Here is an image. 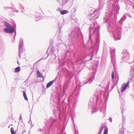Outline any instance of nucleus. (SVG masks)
<instances>
[{
  "label": "nucleus",
  "instance_id": "5",
  "mask_svg": "<svg viewBox=\"0 0 134 134\" xmlns=\"http://www.w3.org/2000/svg\"><path fill=\"white\" fill-rule=\"evenodd\" d=\"M68 13H69V11L65 10L61 11L60 12V13L62 15L66 14Z\"/></svg>",
  "mask_w": 134,
  "mask_h": 134
},
{
  "label": "nucleus",
  "instance_id": "12",
  "mask_svg": "<svg viewBox=\"0 0 134 134\" xmlns=\"http://www.w3.org/2000/svg\"><path fill=\"white\" fill-rule=\"evenodd\" d=\"M111 77L113 79L114 78V72L113 71L112 73Z\"/></svg>",
  "mask_w": 134,
  "mask_h": 134
},
{
  "label": "nucleus",
  "instance_id": "4",
  "mask_svg": "<svg viewBox=\"0 0 134 134\" xmlns=\"http://www.w3.org/2000/svg\"><path fill=\"white\" fill-rule=\"evenodd\" d=\"M54 82V81H51L49 82L47 84V85L46 87L47 88L49 87L50 86H51L53 83Z\"/></svg>",
  "mask_w": 134,
  "mask_h": 134
},
{
  "label": "nucleus",
  "instance_id": "8",
  "mask_svg": "<svg viewBox=\"0 0 134 134\" xmlns=\"http://www.w3.org/2000/svg\"><path fill=\"white\" fill-rule=\"evenodd\" d=\"M20 67L18 66L15 69V72H19L20 71Z\"/></svg>",
  "mask_w": 134,
  "mask_h": 134
},
{
  "label": "nucleus",
  "instance_id": "3",
  "mask_svg": "<svg viewBox=\"0 0 134 134\" xmlns=\"http://www.w3.org/2000/svg\"><path fill=\"white\" fill-rule=\"evenodd\" d=\"M5 25L8 28H10L13 27L9 23H8L6 21L4 22Z\"/></svg>",
  "mask_w": 134,
  "mask_h": 134
},
{
  "label": "nucleus",
  "instance_id": "2",
  "mask_svg": "<svg viewBox=\"0 0 134 134\" xmlns=\"http://www.w3.org/2000/svg\"><path fill=\"white\" fill-rule=\"evenodd\" d=\"M129 84V82H127V83L126 84H125L124 83L122 85L121 87V92H123L124 91V90L126 88H127L128 85Z\"/></svg>",
  "mask_w": 134,
  "mask_h": 134
},
{
  "label": "nucleus",
  "instance_id": "9",
  "mask_svg": "<svg viewBox=\"0 0 134 134\" xmlns=\"http://www.w3.org/2000/svg\"><path fill=\"white\" fill-rule=\"evenodd\" d=\"M10 131L11 134H15L13 128L11 127V128Z\"/></svg>",
  "mask_w": 134,
  "mask_h": 134
},
{
  "label": "nucleus",
  "instance_id": "10",
  "mask_svg": "<svg viewBox=\"0 0 134 134\" xmlns=\"http://www.w3.org/2000/svg\"><path fill=\"white\" fill-rule=\"evenodd\" d=\"M108 131V129L107 128H105L103 134H107V132Z\"/></svg>",
  "mask_w": 134,
  "mask_h": 134
},
{
  "label": "nucleus",
  "instance_id": "11",
  "mask_svg": "<svg viewBox=\"0 0 134 134\" xmlns=\"http://www.w3.org/2000/svg\"><path fill=\"white\" fill-rule=\"evenodd\" d=\"M103 127L102 126L101 128L100 132H99V134H100L103 131Z\"/></svg>",
  "mask_w": 134,
  "mask_h": 134
},
{
  "label": "nucleus",
  "instance_id": "6",
  "mask_svg": "<svg viewBox=\"0 0 134 134\" xmlns=\"http://www.w3.org/2000/svg\"><path fill=\"white\" fill-rule=\"evenodd\" d=\"M23 95L24 99L27 101L28 100V98L27 97L26 94L25 92H23Z\"/></svg>",
  "mask_w": 134,
  "mask_h": 134
},
{
  "label": "nucleus",
  "instance_id": "7",
  "mask_svg": "<svg viewBox=\"0 0 134 134\" xmlns=\"http://www.w3.org/2000/svg\"><path fill=\"white\" fill-rule=\"evenodd\" d=\"M37 74L38 76L40 77H42V75L38 70L37 71Z\"/></svg>",
  "mask_w": 134,
  "mask_h": 134
},
{
  "label": "nucleus",
  "instance_id": "1",
  "mask_svg": "<svg viewBox=\"0 0 134 134\" xmlns=\"http://www.w3.org/2000/svg\"><path fill=\"white\" fill-rule=\"evenodd\" d=\"M9 29H5L4 31L5 32L8 33H12L14 32V30L13 27L9 28Z\"/></svg>",
  "mask_w": 134,
  "mask_h": 134
},
{
  "label": "nucleus",
  "instance_id": "13",
  "mask_svg": "<svg viewBox=\"0 0 134 134\" xmlns=\"http://www.w3.org/2000/svg\"><path fill=\"white\" fill-rule=\"evenodd\" d=\"M17 63H18V64L19 65V62H17Z\"/></svg>",
  "mask_w": 134,
  "mask_h": 134
}]
</instances>
